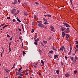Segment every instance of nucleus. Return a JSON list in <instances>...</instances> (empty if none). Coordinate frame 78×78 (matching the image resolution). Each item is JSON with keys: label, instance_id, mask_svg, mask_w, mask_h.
Returning <instances> with one entry per match:
<instances>
[{"label": "nucleus", "instance_id": "nucleus-51", "mask_svg": "<svg viewBox=\"0 0 78 78\" xmlns=\"http://www.w3.org/2000/svg\"><path fill=\"white\" fill-rule=\"evenodd\" d=\"M71 59H72V60H73V57H71Z\"/></svg>", "mask_w": 78, "mask_h": 78}, {"label": "nucleus", "instance_id": "nucleus-35", "mask_svg": "<svg viewBox=\"0 0 78 78\" xmlns=\"http://www.w3.org/2000/svg\"><path fill=\"white\" fill-rule=\"evenodd\" d=\"M11 42H10L9 43V47H11Z\"/></svg>", "mask_w": 78, "mask_h": 78}, {"label": "nucleus", "instance_id": "nucleus-62", "mask_svg": "<svg viewBox=\"0 0 78 78\" xmlns=\"http://www.w3.org/2000/svg\"><path fill=\"white\" fill-rule=\"evenodd\" d=\"M61 66H63V63H62L61 62Z\"/></svg>", "mask_w": 78, "mask_h": 78}, {"label": "nucleus", "instance_id": "nucleus-15", "mask_svg": "<svg viewBox=\"0 0 78 78\" xmlns=\"http://www.w3.org/2000/svg\"><path fill=\"white\" fill-rule=\"evenodd\" d=\"M24 15H25V16H27L28 15V14H27V12H24Z\"/></svg>", "mask_w": 78, "mask_h": 78}, {"label": "nucleus", "instance_id": "nucleus-13", "mask_svg": "<svg viewBox=\"0 0 78 78\" xmlns=\"http://www.w3.org/2000/svg\"><path fill=\"white\" fill-rule=\"evenodd\" d=\"M5 71L7 72V73H9V70H7L6 69L5 70Z\"/></svg>", "mask_w": 78, "mask_h": 78}, {"label": "nucleus", "instance_id": "nucleus-46", "mask_svg": "<svg viewBox=\"0 0 78 78\" xmlns=\"http://www.w3.org/2000/svg\"><path fill=\"white\" fill-rule=\"evenodd\" d=\"M12 37H11L10 38V41H12Z\"/></svg>", "mask_w": 78, "mask_h": 78}, {"label": "nucleus", "instance_id": "nucleus-36", "mask_svg": "<svg viewBox=\"0 0 78 78\" xmlns=\"http://www.w3.org/2000/svg\"><path fill=\"white\" fill-rule=\"evenodd\" d=\"M71 4L72 5V1L73 0H70Z\"/></svg>", "mask_w": 78, "mask_h": 78}, {"label": "nucleus", "instance_id": "nucleus-4", "mask_svg": "<svg viewBox=\"0 0 78 78\" xmlns=\"http://www.w3.org/2000/svg\"><path fill=\"white\" fill-rule=\"evenodd\" d=\"M65 32L66 33H69L70 32V29L69 28H67L65 30Z\"/></svg>", "mask_w": 78, "mask_h": 78}, {"label": "nucleus", "instance_id": "nucleus-24", "mask_svg": "<svg viewBox=\"0 0 78 78\" xmlns=\"http://www.w3.org/2000/svg\"><path fill=\"white\" fill-rule=\"evenodd\" d=\"M44 25H47V24H48V23L45 22L44 23Z\"/></svg>", "mask_w": 78, "mask_h": 78}, {"label": "nucleus", "instance_id": "nucleus-27", "mask_svg": "<svg viewBox=\"0 0 78 78\" xmlns=\"http://www.w3.org/2000/svg\"><path fill=\"white\" fill-rule=\"evenodd\" d=\"M62 49H63V50H65V47H64V46H62Z\"/></svg>", "mask_w": 78, "mask_h": 78}, {"label": "nucleus", "instance_id": "nucleus-43", "mask_svg": "<svg viewBox=\"0 0 78 78\" xmlns=\"http://www.w3.org/2000/svg\"><path fill=\"white\" fill-rule=\"evenodd\" d=\"M44 21H45V22H47V19H45V20H44Z\"/></svg>", "mask_w": 78, "mask_h": 78}, {"label": "nucleus", "instance_id": "nucleus-48", "mask_svg": "<svg viewBox=\"0 0 78 78\" xmlns=\"http://www.w3.org/2000/svg\"><path fill=\"white\" fill-rule=\"evenodd\" d=\"M51 39V37H50L48 39L49 40H50Z\"/></svg>", "mask_w": 78, "mask_h": 78}, {"label": "nucleus", "instance_id": "nucleus-57", "mask_svg": "<svg viewBox=\"0 0 78 78\" xmlns=\"http://www.w3.org/2000/svg\"><path fill=\"white\" fill-rule=\"evenodd\" d=\"M37 37V36L36 35V36H35V39H36V38Z\"/></svg>", "mask_w": 78, "mask_h": 78}, {"label": "nucleus", "instance_id": "nucleus-41", "mask_svg": "<svg viewBox=\"0 0 78 78\" xmlns=\"http://www.w3.org/2000/svg\"><path fill=\"white\" fill-rule=\"evenodd\" d=\"M34 67H35V68H36V67H37V66L34 65H33Z\"/></svg>", "mask_w": 78, "mask_h": 78}, {"label": "nucleus", "instance_id": "nucleus-34", "mask_svg": "<svg viewBox=\"0 0 78 78\" xmlns=\"http://www.w3.org/2000/svg\"><path fill=\"white\" fill-rule=\"evenodd\" d=\"M9 52L11 51V47H9Z\"/></svg>", "mask_w": 78, "mask_h": 78}, {"label": "nucleus", "instance_id": "nucleus-12", "mask_svg": "<svg viewBox=\"0 0 78 78\" xmlns=\"http://www.w3.org/2000/svg\"><path fill=\"white\" fill-rule=\"evenodd\" d=\"M50 28H51V29H54V28H55L54 27L52 26V25L50 26Z\"/></svg>", "mask_w": 78, "mask_h": 78}, {"label": "nucleus", "instance_id": "nucleus-6", "mask_svg": "<svg viewBox=\"0 0 78 78\" xmlns=\"http://www.w3.org/2000/svg\"><path fill=\"white\" fill-rule=\"evenodd\" d=\"M20 69H19L18 70V73H16V75L17 76V75H20Z\"/></svg>", "mask_w": 78, "mask_h": 78}, {"label": "nucleus", "instance_id": "nucleus-31", "mask_svg": "<svg viewBox=\"0 0 78 78\" xmlns=\"http://www.w3.org/2000/svg\"><path fill=\"white\" fill-rule=\"evenodd\" d=\"M34 29H33L32 30V31H31V33H33V32H34Z\"/></svg>", "mask_w": 78, "mask_h": 78}, {"label": "nucleus", "instance_id": "nucleus-28", "mask_svg": "<svg viewBox=\"0 0 78 78\" xmlns=\"http://www.w3.org/2000/svg\"><path fill=\"white\" fill-rule=\"evenodd\" d=\"M48 17H51V16L50 15H48Z\"/></svg>", "mask_w": 78, "mask_h": 78}, {"label": "nucleus", "instance_id": "nucleus-8", "mask_svg": "<svg viewBox=\"0 0 78 78\" xmlns=\"http://www.w3.org/2000/svg\"><path fill=\"white\" fill-rule=\"evenodd\" d=\"M65 76H66V77H69L70 76V75L69 74L66 73L65 74Z\"/></svg>", "mask_w": 78, "mask_h": 78}, {"label": "nucleus", "instance_id": "nucleus-60", "mask_svg": "<svg viewBox=\"0 0 78 78\" xmlns=\"http://www.w3.org/2000/svg\"><path fill=\"white\" fill-rule=\"evenodd\" d=\"M1 57H2V53H1Z\"/></svg>", "mask_w": 78, "mask_h": 78}, {"label": "nucleus", "instance_id": "nucleus-26", "mask_svg": "<svg viewBox=\"0 0 78 78\" xmlns=\"http://www.w3.org/2000/svg\"><path fill=\"white\" fill-rule=\"evenodd\" d=\"M23 55H26V53H25V52L24 51H23Z\"/></svg>", "mask_w": 78, "mask_h": 78}, {"label": "nucleus", "instance_id": "nucleus-33", "mask_svg": "<svg viewBox=\"0 0 78 78\" xmlns=\"http://www.w3.org/2000/svg\"><path fill=\"white\" fill-rule=\"evenodd\" d=\"M43 28H45V29H47V27H45V26L43 25Z\"/></svg>", "mask_w": 78, "mask_h": 78}, {"label": "nucleus", "instance_id": "nucleus-61", "mask_svg": "<svg viewBox=\"0 0 78 78\" xmlns=\"http://www.w3.org/2000/svg\"><path fill=\"white\" fill-rule=\"evenodd\" d=\"M39 51H40V52H41V50L40 49H39Z\"/></svg>", "mask_w": 78, "mask_h": 78}, {"label": "nucleus", "instance_id": "nucleus-58", "mask_svg": "<svg viewBox=\"0 0 78 78\" xmlns=\"http://www.w3.org/2000/svg\"><path fill=\"white\" fill-rule=\"evenodd\" d=\"M76 48H78V45H76Z\"/></svg>", "mask_w": 78, "mask_h": 78}, {"label": "nucleus", "instance_id": "nucleus-47", "mask_svg": "<svg viewBox=\"0 0 78 78\" xmlns=\"http://www.w3.org/2000/svg\"><path fill=\"white\" fill-rule=\"evenodd\" d=\"M78 50V49H76L75 50V53H76V51Z\"/></svg>", "mask_w": 78, "mask_h": 78}, {"label": "nucleus", "instance_id": "nucleus-49", "mask_svg": "<svg viewBox=\"0 0 78 78\" xmlns=\"http://www.w3.org/2000/svg\"><path fill=\"white\" fill-rule=\"evenodd\" d=\"M22 69V67H21V68H20V70H21Z\"/></svg>", "mask_w": 78, "mask_h": 78}, {"label": "nucleus", "instance_id": "nucleus-52", "mask_svg": "<svg viewBox=\"0 0 78 78\" xmlns=\"http://www.w3.org/2000/svg\"><path fill=\"white\" fill-rule=\"evenodd\" d=\"M28 73L26 72V75H28Z\"/></svg>", "mask_w": 78, "mask_h": 78}, {"label": "nucleus", "instance_id": "nucleus-11", "mask_svg": "<svg viewBox=\"0 0 78 78\" xmlns=\"http://www.w3.org/2000/svg\"><path fill=\"white\" fill-rule=\"evenodd\" d=\"M65 29H66L64 27H63L61 29L62 30V31H63L64 30H65Z\"/></svg>", "mask_w": 78, "mask_h": 78}, {"label": "nucleus", "instance_id": "nucleus-59", "mask_svg": "<svg viewBox=\"0 0 78 78\" xmlns=\"http://www.w3.org/2000/svg\"><path fill=\"white\" fill-rule=\"evenodd\" d=\"M1 25H2V26H4V24H1Z\"/></svg>", "mask_w": 78, "mask_h": 78}, {"label": "nucleus", "instance_id": "nucleus-56", "mask_svg": "<svg viewBox=\"0 0 78 78\" xmlns=\"http://www.w3.org/2000/svg\"><path fill=\"white\" fill-rule=\"evenodd\" d=\"M53 50H55V51H56V49H55V48H54V49H53Z\"/></svg>", "mask_w": 78, "mask_h": 78}, {"label": "nucleus", "instance_id": "nucleus-10", "mask_svg": "<svg viewBox=\"0 0 78 78\" xmlns=\"http://www.w3.org/2000/svg\"><path fill=\"white\" fill-rule=\"evenodd\" d=\"M12 4H13V5H16V3H17V2L16 1H14V2H12Z\"/></svg>", "mask_w": 78, "mask_h": 78}, {"label": "nucleus", "instance_id": "nucleus-5", "mask_svg": "<svg viewBox=\"0 0 78 78\" xmlns=\"http://www.w3.org/2000/svg\"><path fill=\"white\" fill-rule=\"evenodd\" d=\"M23 73V72H20V76H23L24 75V74Z\"/></svg>", "mask_w": 78, "mask_h": 78}, {"label": "nucleus", "instance_id": "nucleus-21", "mask_svg": "<svg viewBox=\"0 0 78 78\" xmlns=\"http://www.w3.org/2000/svg\"><path fill=\"white\" fill-rule=\"evenodd\" d=\"M8 27V25H6L5 26L3 27V29H4L5 27Z\"/></svg>", "mask_w": 78, "mask_h": 78}, {"label": "nucleus", "instance_id": "nucleus-63", "mask_svg": "<svg viewBox=\"0 0 78 78\" xmlns=\"http://www.w3.org/2000/svg\"><path fill=\"white\" fill-rule=\"evenodd\" d=\"M54 47H52V49H53V50L54 49Z\"/></svg>", "mask_w": 78, "mask_h": 78}, {"label": "nucleus", "instance_id": "nucleus-37", "mask_svg": "<svg viewBox=\"0 0 78 78\" xmlns=\"http://www.w3.org/2000/svg\"><path fill=\"white\" fill-rule=\"evenodd\" d=\"M12 21L13 22H15L16 21V20L14 19H13L12 20Z\"/></svg>", "mask_w": 78, "mask_h": 78}, {"label": "nucleus", "instance_id": "nucleus-7", "mask_svg": "<svg viewBox=\"0 0 78 78\" xmlns=\"http://www.w3.org/2000/svg\"><path fill=\"white\" fill-rule=\"evenodd\" d=\"M62 36L63 37H64V36H65V33L64 32H62Z\"/></svg>", "mask_w": 78, "mask_h": 78}, {"label": "nucleus", "instance_id": "nucleus-29", "mask_svg": "<svg viewBox=\"0 0 78 78\" xmlns=\"http://www.w3.org/2000/svg\"><path fill=\"white\" fill-rule=\"evenodd\" d=\"M76 45H78V42L77 41H76Z\"/></svg>", "mask_w": 78, "mask_h": 78}, {"label": "nucleus", "instance_id": "nucleus-25", "mask_svg": "<svg viewBox=\"0 0 78 78\" xmlns=\"http://www.w3.org/2000/svg\"><path fill=\"white\" fill-rule=\"evenodd\" d=\"M16 19L17 20V21L18 22H20V20H19V18L18 17L16 18Z\"/></svg>", "mask_w": 78, "mask_h": 78}, {"label": "nucleus", "instance_id": "nucleus-55", "mask_svg": "<svg viewBox=\"0 0 78 78\" xmlns=\"http://www.w3.org/2000/svg\"><path fill=\"white\" fill-rule=\"evenodd\" d=\"M66 36H69V35L68 34H66Z\"/></svg>", "mask_w": 78, "mask_h": 78}, {"label": "nucleus", "instance_id": "nucleus-45", "mask_svg": "<svg viewBox=\"0 0 78 78\" xmlns=\"http://www.w3.org/2000/svg\"><path fill=\"white\" fill-rule=\"evenodd\" d=\"M48 16V15H44V17H47V16Z\"/></svg>", "mask_w": 78, "mask_h": 78}, {"label": "nucleus", "instance_id": "nucleus-14", "mask_svg": "<svg viewBox=\"0 0 78 78\" xmlns=\"http://www.w3.org/2000/svg\"><path fill=\"white\" fill-rule=\"evenodd\" d=\"M41 64H43V65H44V61L42 60H41Z\"/></svg>", "mask_w": 78, "mask_h": 78}, {"label": "nucleus", "instance_id": "nucleus-3", "mask_svg": "<svg viewBox=\"0 0 78 78\" xmlns=\"http://www.w3.org/2000/svg\"><path fill=\"white\" fill-rule=\"evenodd\" d=\"M39 41V39L37 38V40H35V42L34 43V44H35V45H37V42Z\"/></svg>", "mask_w": 78, "mask_h": 78}, {"label": "nucleus", "instance_id": "nucleus-19", "mask_svg": "<svg viewBox=\"0 0 78 78\" xmlns=\"http://www.w3.org/2000/svg\"><path fill=\"white\" fill-rule=\"evenodd\" d=\"M21 26H22V28L23 31H24V29L23 28V24H22Z\"/></svg>", "mask_w": 78, "mask_h": 78}, {"label": "nucleus", "instance_id": "nucleus-50", "mask_svg": "<svg viewBox=\"0 0 78 78\" xmlns=\"http://www.w3.org/2000/svg\"><path fill=\"white\" fill-rule=\"evenodd\" d=\"M70 52H69V54H68V55H70Z\"/></svg>", "mask_w": 78, "mask_h": 78}, {"label": "nucleus", "instance_id": "nucleus-23", "mask_svg": "<svg viewBox=\"0 0 78 78\" xmlns=\"http://www.w3.org/2000/svg\"><path fill=\"white\" fill-rule=\"evenodd\" d=\"M49 52L51 54V53H52L53 52V51H49Z\"/></svg>", "mask_w": 78, "mask_h": 78}, {"label": "nucleus", "instance_id": "nucleus-44", "mask_svg": "<svg viewBox=\"0 0 78 78\" xmlns=\"http://www.w3.org/2000/svg\"><path fill=\"white\" fill-rule=\"evenodd\" d=\"M7 19H10V18L9 17H8L7 18Z\"/></svg>", "mask_w": 78, "mask_h": 78}, {"label": "nucleus", "instance_id": "nucleus-54", "mask_svg": "<svg viewBox=\"0 0 78 78\" xmlns=\"http://www.w3.org/2000/svg\"><path fill=\"white\" fill-rule=\"evenodd\" d=\"M72 47H70V51H72Z\"/></svg>", "mask_w": 78, "mask_h": 78}, {"label": "nucleus", "instance_id": "nucleus-53", "mask_svg": "<svg viewBox=\"0 0 78 78\" xmlns=\"http://www.w3.org/2000/svg\"><path fill=\"white\" fill-rule=\"evenodd\" d=\"M41 45H43V46L44 47V44H42V43H41Z\"/></svg>", "mask_w": 78, "mask_h": 78}, {"label": "nucleus", "instance_id": "nucleus-39", "mask_svg": "<svg viewBox=\"0 0 78 78\" xmlns=\"http://www.w3.org/2000/svg\"><path fill=\"white\" fill-rule=\"evenodd\" d=\"M7 36L8 37H10V36L8 35V34H7Z\"/></svg>", "mask_w": 78, "mask_h": 78}, {"label": "nucleus", "instance_id": "nucleus-20", "mask_svg": "<svg viewBox=\"0 0 78 78\" xmlns=\"http://www.w3.org/2000/svg\"><path fill=\"white\" fill-rule=\"evenodd\" d=\"M76 73H77V71L76 70L74 72V74H76Z\"/></svg>", "mask_w": 78, "mask_h": 78}, {"label": "nucleus", "instance_id": "nucleus-40", "mask_svg": "<svg viewBox=\"0 0 78 78\" xmlns=\"http://www.w3.org/2000/svg\"><path fill=\"white\" fill-rule=\"evenodd\" d=\"M35 3L36 4V5H39V3L37 2H35Z\"/></svg>", "mask_w": 78, "mask_h": 78}, {"label": "nucleus", "instance_id": "nucleus-30", "mask_svg": "<svg viewBox=\"0 0 78 78\" xmlns=\"http://www.w3.org/2000/svg\"><path fill=\"white\" fill-rule=\"evenodd\" d=\"M34 19H36V15H34Z\"/></svg>", "mask_w": 78, "mask_h": 78}, {"label": "nucleus", "instance_id": "nucleus-9", "mask_svg": "<svg viewBox=\"0 0 78 78\" xmlns=\"http://www.w3.org/2000/svg\"><path fill=\"white\" fill-rule=\"evenodd\" d=\"M56 72L57 74H59V70H56Z\"/></svg>", "mask_w": 78, "mask_h": 78}, {"label": "nucleus", "instance_id": "nucleus-42", "mask_svg": "<svg viewBox=\"0 0 78 78\" xmlns=\"http://www.w3.org/2000/svg\"><path fill=\"white\" fill-rule=\"evenodd\" d=\"M75 58L76 59H78V57L77 56H75Z\"/></svg>", "mask_w": 78, "mask_h": 78}, {"label": "nucleus", "instance_id": "nucleus-17", "mask_svg": "<svg viewBox=\"0 0 78 78\" xmlns=\"http://www.w3.org/2000/svg\"><path fill=\"white\" fill-rule=\"evenodd\" d=\"M43 42L44 44H47V41H43Z\"/></svg>", "mask_w": 78, "mask_h": 78}, {"label": "nucleus", "instance_id": "nucleus-2", "mask_svg": "<svg viewBox=\"0 0 78 78\" xmlns=\"http://www.w3.org/2000/svg\"><path fill=\"white\" fill-rule=\"evenodd\" d=\"M63 24L64 25H66V27H67V28H69L70 27V25H69V24H68L67 23H63Z\"/></svg>", "mask_w": 78, "mask_h": 78}, {"label": "nucleus", "instance_id": "nucleus-22", "mask_svg": "<svg viewBox=\"0 0 78 78\" xmlns=\"http://www.w3.org/2000/svg\"><path fill=\"white\" fill-rule=\"evenodd\" d=\"M60 50L61 51H63V49H62V48H60Z\"/></svg>", "mask_w": 78, "mask_h": 78}, {"label": "nucleus", "instance_id": "nucleus-64", "mask_svg": "<svg viewBox=\"0 0 78 78\" xmlns=\"http://www.w3.org/2000/svg\"><path fill=\"white\" fill-rule=\"evenodd\" d=\"M2 50H3L4 51V48H3V47H2Z\"/></svg>", "mask_w": 78, "mask_h": 78}, {"label": "nucleus", "instance_id": "nucleus-16", "mask_svg": "<svg viewBox=\"0 0 78 78\" xmlns=\"http://www.w3.org/2000/svg\"><path fill=\"white\" fill-rule=\"evenodd\" d=\"M24 5H25V6H26V7H27L28 6V5H27V3H24Z\"/></svg>", "mask_w": 78, "mask_h": 78}, {"label": "nucleus", "instance_id": "nucleus-1", "mask_svg": "<svg viewBox=\"0 0 78 78\" xmlns=\"http://www.w3.org/2000/svg\"><path fill=\"white\" fill-rule=\"evenodd\" d=\"M37 23H38V24L37 25L38 26H39L40 28H42V27H43V26H44V25L42 24V22L41 21H37Z\"/></svg>", "mask_w": 78, "mask_h": 78}, {"label": "nucleus", "instance_id": "nucleus-38", "mask_svg": "<svg viewBox=\"0 0 78 78\" xmlns=\"http://www.w3.org/2000/svg\"><path fill=\"white\" fill-rule=\"evenodd\" d=\"M65 58H66V60H67V56H65Z\"/></svg>", "mask_w": 78, "mask_h": 78}, {"label": "nucleus", "instance_id": "nucleus-32", "mask_svg": "<svg viewBox=\"0 0 78 78\" xmlns=\"http://www.w3.org/2000/svg\"><path fill=\"white\" fill-rule=\"evenodd\" d=\"M19 10H17V12H16V14H19Z\"/></svg>", "mask_w": 78, "mask_h": 78}, {"label": "nucleus", "instance_id": "nucleus-18", "mask_svg": "<svg viewBox=\"0 0 78 78\" xmlns=\"http://www.w3.org/2000/svg\"><path fill=\"white\" fill-rule=\"evenodd\" d=\"M58 56L57 55H55V58H58Z\"/></svg>", "mask_w": 78, "mask_h": 78}]
</instances>
